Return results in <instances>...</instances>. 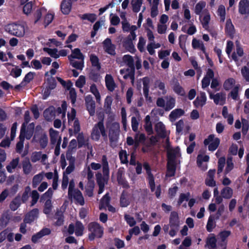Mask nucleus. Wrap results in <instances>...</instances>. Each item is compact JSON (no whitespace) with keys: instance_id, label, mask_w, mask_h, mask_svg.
Here are the masks:
<instances>
[{"instance_id":"nucleus-1","label":"nucleus","mask_w":249,"mask_h":249,"mask_svg":"<svg viewBox=\"0 0 249 249\" xmlns=\"http://www.w3.org/2000/svg\"><path fill=\"white\" fill-rule=\"evenodd\" d=\"M122 30L124 32H130V35L127 37L126 40L124 41V45L130 52L133 53L135 51V49L132 41L136 38L135 31L138 27L135 25H131L127 20H122Z\"/></svg>"},{"instance_id":"nucleus-2","label":"nucleus","mask_w":249,"mask_h":249,"mask_svg":"<svg viewBox=\"0 0 249 249\" xmlns=\"http://www.w3.org/2000/svg\"><path fill=\"white\" fill-rule=\"evenodd\" d=\"M4 30L12 36L22 37L25 35L27 28L22 24L11 23L4 26Z\"/></svg>"},{"instance_id":"nucleus-3","label":"nucleus","mask_w":249,"mask_h":249,"mask_svg":"<svg viewBox=\"0 0 249 249\" xmlns=\"http://www.w3.org/2000/svg\"><path fill=\"white\" fill-rule=\"evenodd\" d=\"M180 224L178 213L175 211L172 212L169 217V226L171 230L169 231V234L171 237L176 235Z\"/></svg>"},{"instance_id":"nucleus-4","label":"nucleus","mask_w":249,"mask_h":249,"mask_svg":"<svg viewBox=\"0 0 249 249\" xmlns=\"http://www.w3.org/2000/svg\"><path fill=\"white\" fill-rule=\"evenodd\" d=\"M103 118V117L101 116V120L92 128L91 137L93 140L98 141L100 138L101 134L104 139H107V134L102 121Z\"/></svg>"},{"instance_id":"nucleus-5","label":"nucleus","mask_w":249,"mask_h":249,"mask_svg":"<svg viewBox=\"0 0 249 249\" xmlns=\"http://www.w3.org/2000/svg\"><path fill=\"white\" fill-rule=\"evenodd\" d=\"M88 229L89 232V238L92 241L95 238H101L104 233L103 228L97 222H91L88 224Z\"/></svg>"},{"instance_id":"nucleus-6","label":"nucleus","mask_w":249,"mask_h":249,"mask_svg":"<svg viewBox=\"0 0 249 249\" xmlns=\"http://www.w3.org/2000/svg\"><path fill=\"white\" fill-rule=\"evenodd\" d=\"M143 167L146 171V173L148 175V180L149 185L152 192H154L155 190V195L156 196L159 198L160 195L161 190L160 186H157L156 189H155V184L154 182V179L153 175L151 173L150 168L149 164L145 162L143 164Z\"/></svg>"},{"instance_id":"nucleus-7","label":"nucleus","mask_w":249,"mask_h":249,"mask_svg":"<svg viewBox=\"0 0 249 249\" xmlns=\"http://www.w3.org/2000/svg\"><path fill=\"white\" fill-rule=\"evenodd\" d=\"M164 146L167 151L168 161H169V157L170 156L171 158H172L173 161L177 162L178 159L180 156L179 149L178 147H172L170 145L169 139L165 140Z\"/></svg>"},{"instance_id":"nucleus-8","label":"nucleus","mask_w":249,"mask_h":249,"mask_svg":"<svg viewBox=\"0 0 249 249\" xmlns=\"http://www.w3.org/2000/svg\"><path fill=\"white\" fill-rule=\"evenodd\" d=\"M58 81L66 89L69 90V97L72 104H74L76 101L77 94L74 88L72 87V83L70 80L65 81L60 77L57 78Z\"/></svg>"},{"instance_id":"nucleus-9","label":"nucleus","mask_w":249,"mask_h":249,"mask_svg":"<svg viewBox=\"0 0 249 249\" xmlns=\"http://www.w3.org/2000/svg\"><path fill=\"white\" fill-rule=\"evenodd\" d=\"M90 169L94 170H97L102 167L103 173L105 176H108L109 173V169L108 163L107 160V157L104 155L102 159V164L95 162H92L90 165Z\"/></svg>"},{"instance_id":"nucleus-10","label":"nucleus","mask_w":249,"mask_h":249,"mask_svg":"<svg viewBox=\"0 0 249 249\" xmlns=\"http://www.w3.org/2000/svg\"><path fill=\"white\" fill-rule=\"evenodd\" d=\"M27 124H25V123H24L20 129V135L21 137H23L24 138H26L28 140H29L32 137L34 129H35V124L33 123H30L27 126Z\"/></svg>"},{"instance_id":"nucleus-11","label":"nucleus","mask_w":249,"mask_h":249,"mask_svg":"<svg viewBox=\"0 0 249 249\" xmlns=\"http://www.w3.org/2000/svg\"><path fill=\"white\" fill-rule=\"evenodd\" d=\"M107 127L109 129V138L111 142H116L118 138L120 130V125L116 122L108 124Z\"/></svg>"},{"instance_id":"nucleus-12","label":"nucleus","mask_w":249,"mask_h":249,"mask_svg":"<svg viewBox=\"0 0 249 249\" xmlns=\"http://www.w3.org/2000/svg\"><path fill=\"white\" fill-rule=\"evenodd\" d=\"M84 227L80 221H77L75 224H71L68 229V232L70 234H72L74 232L77 236H82L83 234Z\"/></svg>"},{"instance_id":"nucleus-13","label":"nucleus","mask_w":249,"mask_h":249,"mask_svg":"<svg viewBox=\"0 0 249 249\" xmlns=\"http://www.w3.org/2000/svg\"><path fill=\"white\" fill-rule=\"evenodd\" d=\"M219 143V139L215 137L213 135H210L204 142L205 145H209L208 149L211 151H214L218 147Z\"/></svg>"},{"instance_id":"nucleus-14","label":"nucleus","mask_w":249,"mask_h":249,"mask_svg":"<svg viewBox=\"0 0 249 249\" xmlns=\"http://www.w3.org/2000/svg\"><path fill=\"white\" fill-rule=\"evenodd\" d=\"M33 142H38L42 148L46 147L48 142L47 136L44 132L36 133L32 140Z\"/></svg>"},{"instance_id":"nucleus-15","label":"nucleus","mask_w":249,"mask_h":249,"mask_svg":"<svg viewBox=\"0 0 249 249\" xmlns=\"http://www.w3.org/2000/svg\"><path fill=\"white\" fill-rule=\"evenodd\" d=\"M155 129L159 137L168 139L169 132L166 129L165 125L162 122L157 123L155 125Z\"/></svg>"},{"instance_id":"nucleus-16","label":"nucleus","mask_w":249,"mask_h":249,"mask_svg":"<svg viewBox=\"0 0 249 249\" xmlns=\"http://www.w3.org/2000/svg\"><path fill=\"white\" fill-rule=\"evenodd\" d=\"M68 196L69 198L73 200L75 203L82 206L84 205L85 201L84 197L82 193L79 190L74 191V192L69 194Z\"/></svg>"},{"instance_id":"nucleus-17","label":"nucleus","mask_w":249,"mask_h":249,"mask_svg":"<svg viewBox=\"0 0 249 249\" xmlns=\"http://www.w3.org/2000/svg\"><path fill=\"white\" fill-rule=\"evenodd\" d=\"M199 19L202 25L205 29L209 28V24L211 19V16L208 10L205 9L199 15Z\"/></svg>"},{"instance_id":"nucleus-18","label":"nucleus","mask_w":249,"mask_h":249,"mask_svg":"<svg viewBox=\"0 0 249 249\" xmlns=\"http://www.w3.org/2000/svg\"><path fill=\"white\" fill-rule=\"evenodd\" d=\"M47 156L46 154H42L41 152H34L32 153L30 157L31 160L32 162L35 163L39 160L45 164L47 160Z\"/></svg>"},{"instance_id":"nucleus-19","label":"nucleus","mask_w":249,"mask_h":249,"mask_svg":"<svg viewBox=\"0 0 249 249\" xmlns=\"http://www.w3.org/2000/svg\"><path fill=\"white\" fill-rule=\"evenodd\" d=\"M210 98L213 100L214 102L216 104L223 105L226 101V95L224 93H218L216 94H213L209 92Z\"/></svg>"},{"instance_id":"nucleus-20","label":"nucleus","mask_w":249,"mask_h":249,"mask_svg":"<svg viewBox=\"0 0 249 249\" xmlns=\"http://www.w3.org/2000/svg\"><path fill=\"white\" fill-rule=\"evenodd\" d=\"M39 211L37 209H34L25 216L24 222L28 223H31L36 219L38 217Z\"/></svg>"},{"instance_id":"nucleus-21","label":"nucleus","mask_w":249,"mask_h":249,"mask_svg":"<svg viewBox=\"0 0 249 249\" xmlns=\"http://www.w3.org/2000/svg\"><path fill=\"white\" fill-rule=\"evenodd\" d=\"M150 6V16L152 18L156 17L159 14L158 5L160 0H147Z\"/></svg>"},{"instance_id":"nucleus-22","label":"nucleus","mask_w":249,"mask_h":249,"mask_svg":"<svg viewBox=\"0 0 249 249\" xmlns=\"http://www.w3.org/2000/svg\"><path fill=\"white\" fill-rule=\"evenodd\" d=\"M103 47L105 51L107 53L114 55L115 53V47L111 43L110 39L107 38L103 42Z\"/></svg>"},{"instance_id":"nucleus-23","label":"nucleus","mask_w":249,"mask_h":249,"mask_svg":"<svg viewBox=\"0 0 249 249\" xmlns=\"http://www.w3.org/2000/svg\"><path fill=\"white\" fill-rule=\"evenodd\" d=\"M209 160V157L208 155L199 154L197 157V163L198 166L201 168L202 170L205 171L207 168V164L206 163Z\"/></svg>"},{"instance_id":"nucleus-24","label":"nucleus","mask_w":249,"mask_h":249,"mask_svg":"<svg viewBox=\"0 0 249 249\" xmlns=\"http://www.w3.org/2000/svg\"><path fill=\"white\" fill-rule=\"evenodd\" d=\"M22 171L23 174L26 175H32L35 173L33 170V165L29 160L23 161L22 163Z\"/></svg>"},{"instance_id":"nucleus-25","label":"nucleus","mask_w":249,"mask_h":249,"mask_svg":"<svg viewBox=\"0 0 249 249\" xmlns=\"http://www.w3.org/2000/svg\"><path fill=\"white\" fill-rule=\"evenodd\" d=\"M239 12L241 15L249 14V0H242L239 2Z\"/></svg>"},{"instance_id":"nucleus-26","label":"nucleus","mask_w":249,"mask_h":249,"mask_svg":"<svg viewBox=\"0 0 249 249\" xmlns=\"http://www.w3.org/2000/svg\"><path fill=\"white\" fill-rule=\"evenodd\" d=\"M134 67H128L126 69H123L120 70V73L122 75L124 79L130 78L132 79V82L134 81Z\"/></svg>"},{"instance_id":"nucleus-27","label":"nucleus","mask_w":249,"mask_h":249,"mask_svg":"<svg viewBox=\"0 0 249 249\" xmlns=\"http://www.w3.org/2000/svg\"><path fill=\"white\" fill-rule=\"evenodd\" d=\"M176 163L173 161L172 158L170 156L169 161L167 162L166 176L172 177L174 176L176 171Z\"/></svg>"},{"instance_id":"nucleus-28","label":"nucleus","mask_w":249,"mask_h":249,"mask_svg":"<svg viewBox=\"0 0 249 249\" xmlns=\"http://www.w3.org/2000/svg\"><path fill=\"white\" fill-rule=\"evenodd\" d=\"M206 96L204 92H201L194 102L196 107H201L206 103Z\"/></svg>"},{"instance_id":"nucleus-29","label":"nucleus","mask_w":249,"mask_h":249,"mask_svg":"<svg viewBox=\"0 0 249 249\" xmlns=\"http://www.w3.org/2000/svg\"><path fill=\"white\" fill-rule=\"evenodd\" d=\"M44 178V172L35 175L32 178V185L33 188H36L41 183Z\"/></svg>"},{"instance_id":"nucleus-30","label":"nucleus","mask_w":249,"mask_h":249,"mask_svg":"<svg viewBox=\"0 0 249 249\" xmlns=\"http://www.w3.org/2000/svg\"><path fill=\"white\" fill-rule=\"evenodd\" d=\"M49 134L51 142L53 144L58 142V144H60L61 137L59 135V133L57 131L51 128L49 130Z\"/></svg>"},{"instance_id":"nucleus-31","label":"nucleus","mask_w":249,"mask_h":249,"mask_svg":"<svg viewBox=\"0 0 249 249\" xmlns=\"http://www.w3.org/2000/svg\"><path fill=\"white\" fill-rule=\"evenodd\" d=\"M106 85L107 89L110 91L114 90L116 88V84L112 76L110 74H107L105 77Z\"/></svg>"},{"instance_id":"nucleus-32","label":"nucleus","mask_w":249,"mask_h":249,"mask_svg":"<svg viewBox=\"0 0 249 249\" xmlns=\"http://www.w3.org/2000/svg\"><path fill=\"white\" fill-rule=\"evenodd\" d=\"M76 138L79 147L88 144L89 137L84 134L83 132L79 133L76 136Z\"/></svg>"},{"instance_id":"nucleus-33","label":"nucleus","mask_w":249,"mask_h":249,"mask_svg":"<svg viewBox=\"0 0 249 249\" xmlns=\"http://www.w3.org/2000/svg\"><path fill=\"white\" fill-rule=\"evenodd\" d=\"M71 8V0H63L61 4V9L62 13L64 14H68Z\"/></svg>"},{"instance_id":"nucleus-34","label":"nucleus","mask_w":249,"mask_h":249,"mask_svg":"<svg viewBox=\"0 0 249 249\" xmlns=\"http://www.w3.org/2000/svg\"><path fill=\"white\" fill-rule=\"evenodd\" d=\"M216 239L214 234H211L208 237L206 245L209 249H215L216 247Z\"/></svg>"},{"instance_id":"nucleus-35","label":"nucleus","mask_w":249,"mask_h":249,"mask_svg":"<svg viewBox=\"0 0 249 249\" xmlns=\"http://www.w3.org/2000/svg\"><path fill=\"white\" fill-rule=\"evenodd\" d=\"M19 159L17 158L13 159L6 166V169L9 173H13L16 168L18 167L19 164Z\"/></svg>"},{"instance_id":"nucleus-36","label":"nucleus","mask_w":249,"mask_h":249,"mask_svg":"<svg viewBox=\"0 0 249 249\" xmlns=\"http://www.w3.org/2000/svg\"><path fill=\"white\" fill-rule=\"evenodd\" d=\"M144 127L148 135H151L153 133L152 125L150 121V117L149 115H147L144 119Z\"/></svg>"},{"instance_id":"nucleus-37","label":"nucleus","mask_w":249,"mask_h":249,"mask_svg":"<svg viewBox=\"0 0 249 249\" xmlns=\"http://www.w3.org/2000/svg\"><path fill=\"white\" fill-rule=\"evenodd\" d=\"M68 58L69 60H71V59L74 58L83 60L84 56L81 53L80 50L79 49L76 48L72 50V53L70 55L68 56Z\"/></svg>"},{"instance_id":"nucleus-38","label":"nucleus","mask_w":249,"mask_h":249,"mask_svg":"<svg viewBox=\"0 0 249 249\" xmlns=\"http://www.w3.org/2000/svg\"><path fill=\"white\" fill-rule=\"evenodd\" d=\"M240 88L241 85L239 84H236L231 91L229 96L234 100H238L239 98L238 91Z\"/></svg>"},{"instance_id":"nucleus-39","label":"nucleus","mask_w":249,"mask_h":249,"mask_svg":"<svg viewBox=\"0 0 249 249\" xmlns=\"http://www.w3.org/2000/svg\"><path fill=\"white\" fill-rule=\"evenodd\" d=\"M130 203L129 196L128 194L123 192L120 198V205L123 207H127Z\"/></svg>"},{"instance_id":"nucleus-40","label":"nucleus","mask_w":249,"mask_h":249,"mask_svg":"<svg viewBox=\"0 0 249 249\" xmlns=\"http://www.w3.org/2000/svg\"><path fill=\"white\" fill-rule=\"evenodd\" d=\"M243 50L240 47L238 42H236V52H234L232 55V58L235 61L238 60V56L241 57L243 55Z\"/></svg>"},{"instance_id":"nucleus-41","label":"nucleus","mask_w":249,"mask_h":249,"mask_svg":"<svg viewBox=\"0 0 249 249\" xmlns=\"http://www.w3.org/2000/svg\"><path fill=\"white\" fill-rule=\"evenodd\" d=\"M221 194L223 198L230 199L232 196L233 190L229 187H226L222 190Z\"/></svg>"},{"instance_id":"nucleus-42","label":"nucleus","mask_w":249,"mask_h":249,"mask_svg":"<svg viewBox=\"0 0 249 249\" xmlns=\"http://www.w3.org/2000/svg\"><path fill=\"white\" fill-rule=\"evenodd\" d=\"M225 30L226 33L230 36H232L234 33V27L230 19L226 21Z\"/></svg>"},{"instance_id":"nucleus-43","label":"nucleus","mask_w":249,"mask_h":249,"mask_svg":"<svg viewBox=\"0 0 249 249\" xmlns=\"http://www.w3.org/2000/svg\"><path fill=\"white\" fill-rule=\"evenodd\" d=\"M192 47L194 49H199L204 53L205 51V48L201 41L194 38L192 40Z\"/></svg>"},{"instance_id":"nucleus-44","label":"nucleus","mask_w":249,"mask_h":249,"mask_svg":"<svg viewBox=\"0 0 249 249\" xmlns=\"http://www.w3.org/2000/svg\"><path fill=\"white\" fill-rule=\"evenodd\" d=\"M43 51L46 52L52 57L54 58H58L59 57V55H58V51L56 49H51L45 47L43 49Z\"/></svg>"},{"instance_id":"nucleus-45","label":"nucleus","mask_w":249,"mask_h":249,"mask_svg":"<svg viewBox=\"0 0 249 249\" xmlns=\"http://www.w3.org/2000/svg\"><path fill=\"white\" fill-rule=\"evenodd\" d=\"M94 188V183L93 181H88L85 187L86 194L87 196L91 197L93 196V192Z\"/></svg>"},{"instance_id":"nucleus-46","label":"nucleus","mask_w":249,"mask_h":249,"mask_svg":"<svg viewBox=\"0 0 249 249\" xmlns=\"http://www.w3.org/2000/svg\"><path fill=\"white\" fill-rule=\"evenodd\" d=\"M142 1L143 0H131V4L134 12L137 13L140 10Z\"/></svg>"},{"instance_id":"nucleus-47","label":"nucleus","mask_w":249,"mask_h":249,"mask_svg":"<svg viewBox=\"0 0 249 249\" xmlns=\"http://www.w3.org/2000/svg\"><path fill=\"white\" fill-rule=\"evenodd\" d=\"M184 113L183 110H174L169 115V119L171 122H174L177 118Z\"/></svg>"},{"instance_id":"nucleus-48","label":"nucleus","mask_w":249,"mask_h":249,"mask_svg":"<svg viewBox=\"0 0 249 249\" xmlns=\"http://www.w3.org/2000/svg\"><path fill=\"white\" fill-rule=\"evenodd\" d=\"M206 2L203 1H199L196 4V5L195 8V12L196 15H200L201 14L202 11V10L206 6Z\"/></svg>"},{"instance_id":"nucleus-49","label":"nucleus","mask_w":249,"mask_h":249,"mask_svg":"<svg viewBox=\"0 0 249 249\" xmlns=\"http://www.w3.org/2000/svg\"><path fill=\"white\" fill-rule=\"evenodd\" d=\"M235 85V80L233 78H230L225 81L224 87L226 90L232 89Z\"/></svg>"},{"instance_id":"nucleus-50","label":"nucleus","mask_w":249,"mask_h":249,"mask_svg":"<svg viewBox=\"0 0 249 249\" xmlns=\"http://www.w3.org/2000/svg\"><path fill=\"white\" fill-rule=\"evenodd\" d=\"M215 227V222L214 221V217L213 215H210L209 217L206 228L209 232H211Z\"/></svg>"},{"instance_id":"nucleus-51","label":"nucleus","mask_w":249,"mask_h":249,"mask_svg":"<svg viewBox=\"0 0 249 249\" xmlns=\"http://www.w3.org/2000/svg\"><path fill=\"white\" fill-rule=\"evenodd\" d=\"M85 102L88 109H94L95 108V103L91 95H88L86 96Z\"/></svg>"},{"instance_id":"nucleus-52","label":"nucleus","mask_w":249,"mask_h":249,"mask_svg":"<svg viewBox=\"0 0 249 249\" xmlns=\"http://www.w3.org/2000/svg\"><path fill=\"white\" fill-rule=\"evenodd\" d=\"M90 91L94 95L97 102H100L101 100L100 94L95 84H92L90 86Z\"/></svg>"},{"instance_id":"nucleus-53","label":"nucleus","mask_w":249,"mask_h":249,"mask_svg":"<svg viewBox=\"0 0 249 249\" xmlns=\"http://www.w3.org/2000/svg\"><path fill=\"white\" fill-rule=\"evenodd\" d=\"M20 199L19 197H16L11 202L10 208L12 211H16L20 205Z\"/></svg>"},{"instance_id":"nucleus-54","label":"nucleus","mask_w":249,"mask_h":249,"mask_svg":"<svg viewBox=\"0 0 249 249\" xmlns=\"http://www.w3.org/2000/svg\"><path fill=\"white\" fill-rule=\"evenodd\" d=\"M226 167L225 171V174H228L234 167V164L232 161V157H228L226 162Z\"/></svg>"},{"instance_id":"nucleus-55","label":"nucleus","mask_w":249,"mask_h":249,"mask_svg":"<svg viewBox=\"0 0 249 249\" xmlns=\"http://www.w3.org/2000/svg\"><path fill=\"white\" fill-rule=\"evenodd\" d=\"M55 110H45L43 112L45 118L48 121L53 119L55 116Z\"/></svg>"},{"instance_id":"nucleus-56","label":"nucleus","mask_w":249,"mask_h":249,"mask_svg":"<svg viewBox=\"0 0 249 249\" xmlns=\"http://www.w3.org/2000/svg\"><path fill=\"white\" fill-rule=\"evenodd\" d=\"M241 73L246 81L249 82V62L241 69Z\"/></svg>"},{"instance_id":"nucleus-57","label":"nucleus","mask_w":249,"mask_h":249,"mask_svg":"<svg viewBox=\"0 0 249 249\" xmlns=\"http://www.w3.org/2000/svg\"><path fill=\"white\" fill-rule=\"evenodd\" d=\"M166 100L165 106L167 108H172L175 107V99L171 96L165 97Z\"/></svg>"},{"instance_id":"nucleus-58","label":"nucleus","mask_w":249,"mask_h":249,"mask_svg":"<svg viewBox=\"0 0 249 249\" xmlns=\"http://www.w3.org/2000/svg\"><path fill=\"white\" fill-rule=\"evenodd\" d=\"M217 15L220 17L222 21H224L225 19L226 10L224 5H221L219 6L217 11Z\"/></svg>"},{"instance_id":"nucleus-59","label":"nucleus","mask_w":249,"mask_h":249,"mask_svg":"<svg viewBox=\"0 0 249 249\" xmlns=\"http://www.w3.org/2000/svg\"><path fill=\"white\" fill-rule=\"evenodd\" d=\"M32 197V201L31 202V206H33L35 205L38 201L39 197V194L36 190H33L30 193Z\"/></svg>"},{"instance_id":"nucleus-60","label":"nucleus","mask_w":249,"mask_h":249,"mask_svg":"<svg viewBox=\"0 0 249 249\" xmlns=\"http://www.w3.org/2000/svg\"><path fill=\"white\" fill-rule=\"evenodd\" d=\"M45 85L46 88H48L49 89H54L56 86V82L54 78L52 76L48 78L45 82Z\"/></svg>"},{"instance_id":"nucleus-61","label":"nucleus","mask_w":249,"mask_h":249,"mask_svg":"<svg viewBox=\"0 0 249 249\" xmlns=\"http://www.w3.org/2000/svg\"><path fill=\"white\" fill-rule=\"evenodd\" d=\"M52 209V203L51 199H47L44 205V208L43 210V212L46 214H49Z\"/></svg>"},{"instance_id":"nucleus-62","label":"nucleus","mask_w":249,"mask_h":249,"mask_svg":"<svg viewBox=\"0 0 249 249\" xmlns=\"http://www.w3.org/2000/svg\"><path fill=\"white\" fill-rule=\"evenodd\" d=\"M182 9L184 18L188 20H190L191 18V16L188 5L185 3L183 4L182 5Z\"/></svg>"},{"instance_id":"nucleus-63","label":"nucleus","mask_w":249,"mask_h":249,"mask_svg":"<svg viewBox=\"0 0 249 249\" xmlns=\"http://www.w3.org/2000/svg\"><path fill=\"white\" fill-rule=\"evenodd\" d=\"M231 234V232L229 231H223L218 234V237L221 242H225L227 238H228Z\"/></svg>"},{"instance_id":"nucleus-64","label":"nucleus","mask_w":249,"mask_h":249,"mask_svg":"<svg viewBox=\"0 0 249 249\" xmlns=\"http://www.w3.org/2000/svg\"><path fill=\"white\" fill-rule=\"evenodd\" d=\"M124 62L128 66V67H134V61L130 55H125L123 57Z\"/></svg>"}]
</instances>
